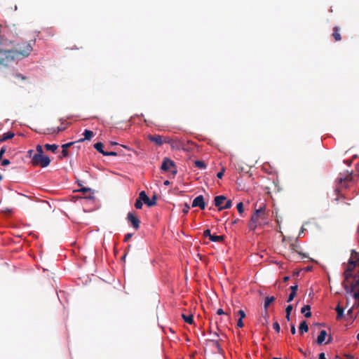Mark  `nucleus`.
<instances>
[{
    "instance_id": "obj_1",
    "label": "nucleus",
    "mask_w": 359,
    "mask_h": 359,
    "mask_svg": "<svg viewBox=\"0 0 359 359\" xmlns=\"http://www.w3.org/2000/svg\"><path fill=\"white\" fill-rule=\"evenodd\" d=\"M266 219L265 206L264 205L259 206L256 209L254 214L251 216L250 220L248 224V227L250 230L255 231L259 226H262L259 219Z\"/></svg>"
},
{
    "instance_id": "obj_2",
    "label": "nucleus",
    "mask_w": 359,
    "mask_h": 359,
    "mask_svg": "<svg viewBox=\"0 0 359 359\" xmlns=\"http://www.w3.org/2000/svg\"><path fill=\"white\" fill-rule=\"evenodd\" d=\"M35 43V41H24L22 43H17L13 50H12V53H15L18 55H21L22 57H27L33 50V46Z\"/></svg>"
},
{
    "instance_id": "obj_3",
    "label": "nucleus",
    "mask_w": 359,
    "mask_h": 359,
    "mask_svg": "<svg viewBox=\"0 0 359 359\" xmlns=\"http://www.w3.org/2000/svg\"><path fill=\"white\" fill-rule=\"evenodd\" d=\"M50 163V160L47 156L34 154L32 156V163L33 165H40L41 168H46Z\"/></svg>"
},
{
    "instance_id": "obj_4",
    "label": "nucleus",
    "mask_w": 359,
    "mask_h": 359,
    "mask_svg": "<svg viewBox=\"0 0 359 359\" xmlns=\"http://www.w3.org/2000/svg\"><path fill=\"white\" fill-rule=\"evenodd\" d=\"M161 168L164 172L170 170L172 174L177 173L174 161L168 158H165L163 159Z\"/></svg>"
},
{
    "instance_id": "obj_5",
    "label": "nucleus",
    "mask_w": 359,
    "mask_h": 359,
    "mask_svg": "<svg viewBox=\"0 0 359 359\" xmlns=\"http://www.w3.org/2000/svg\"><path fill=\"white\" fill-rule=\"evenodd\" d=\"M337 180L339 185L337 187L335 191L339 195V193L341 191V189H346L348 187L347 183L352 180V176L351 175H346L344 177H339Z\"/></svg>"
},
{
    "instance_id": "obj_6",
    "label": "nucleus",
    "mask_w": 359,
    "mask_h": 359,
    "mask_svg": "<svg viewBox=\"0 0 359 359\" xmlns=\"http://www.w3.org/2000/svg\"><path fill=\"white\" fill-rule=\"evenodd\" d=\"M11 50H3L0 49V65H7L13 60Z\"/></svg>"
},
{
    "instance_id": "obj_7",
    "label": "nucleus",
    "mask_w": 359,
    "mask_h": 359,
    "mask_svg": "<svg viewBox=\"0 0 359 359\" xmlns=\"http://www.w3.org/2000/svg\"><path fill=\"white\" fill-rule=\"evenodd\" d=\"M140 199L142 200L144 203L148 207H152L156 205V195H154L151 198H149L144 191L140 192Z\"/></svg>"
},
{
    "instance_id": "obj_8",
    "label": "nucleus",
    "mask_w": 359,
    "mask_h": 359,
    "mask_svg": "<svg viewBox=\"0 0 359 359\" xmlns=\"http://www.w3.org/2000/svg\"><path fill=\"white\" fill-rule=\"evenodd\" d=\"M342 285L347 294H352L355 290H359V278L350 283H342Z\"/></svg>"
},
{
    "instance_id": "obj_9",
    "label": "nucleus",
    "mask_w": 359,
    "mask_h": 359,
    "mask_svg": "<svg viewBox=\"0 0 359 359\" xmlns=\"http://www.w3.org/2000/svg\"><path fill=\"white\" fill-rule=\"evenodd\" d=\"M127 220L130 222L132 226L135 229L138 230L140 228V220L139 218L134 215V213L130 212L127 215Z\"/></svg>"
},
{
    "instance_id": "obj_10",
    "label": "nucleus",
    "mask_w": 359,
    "mask_h": 359,
    "mask_svg": "<svg viewBox=\"0 0 359 359\" xmlns=\"http://www.w3.org/2000/svg\"><path fill=\"white\" fill-rule=\"evenodd\" d=\"M192 207H198L201 210H204L205 208V203L202 195L198 196L194 199Z\"/></svg>"
},
{
    "instance_id": "obj_11",
    "label": "nucleus",
    "mask_w": 359,
    "mask_h": 359,
    "mask_svg": "<svg viewBox=\"0 0 359 359\" xmlns=\"http://www.w3.org/2000/svg\"><path fill=\"white\" fill-rule=\"evenodd\" d=\"M13 41L8 39L5 36V29L0 25V44L3 46H8L13 44Z\"/></svg>"
},
{
    "instance_id": "obj_12",
    "label": "nucleus",
    "mask_w": 359,
    "mask_h": 359,
    "mask_svg": "<svg viewBox=\"0 0 359 359\" xmlns=\"http://www.w3.org/2000/svg\"><path fill=\"white\" fill-rule=\"evenodd\" d=\"M148 139L153 142H155L157 145L161 146L164 143L163 137L161 135H148Z\"/></svg>"
},
{
    "instance_id": "obj_13",
    "label": "nucleus",
    "mask_w": 359,
    "mask_h": 359,
    "mask_svg": "<svg viewBox=\"0 0 359 359\" xmlns=\"http://www.w3.org/2000/svg\"><path fill=\"white\" fill-rule=\"evenodd\" d=\"M164 143L169 144L172 148H179V142L177 139H172L168 137L163 138Z\"/></svg>"
},
{
    "instance_id": "obj_14",
    "label": "nucleus",
    "mask_w": 359,
    "mask_h": 359,
    "mask_svg": "<svg viewBox=\"0 0 359 359\" xmlns=\"http://www.w3.org/2000/svg\"><path fill=\"white\" fill-rule=\"evenodd\" d=\"M226 200V198L223 196H217L215 197L214 199V203L216 207L218 208V210H219V207H222V205L224 203V202Z\"/></svg>"
},
{
    "instance_id": "obj_15",
    "label": "nucleus",
    "mask_w": 359,
    "mask_h": 359,
    "mask_svg": "<svg viewBox=\"0 0 359 359\" xmlns=\"http://www.w3.org/2000/svg\"><path fill=\"white\" fill-rule=\"evenodd\" d=\"M327 335V332L325 330H322L317 337L316 343L318 345L323 344L325 341Z\"/></svg>"
},
{
    "instance_id": "obj_16",
    "label": "nucleus",
    "mask_w": 359,
    "mask_h": 359,
    "mask_svg": "<svg viewBox=\"0 0 359 359\" xmlns=\"http://www.w3.org/2000/svg\"><path fill=\"white\" fill-rule=\"evenodd\" d=\"M358 262H359V259H358L355 261L353 260L352 259H350L348 262L346 269L353 272L355 270Z\"/></svg>"
},
{
    "instance_id": "obj_17",
    "label": "nucleus",
    "mask_w": 359,
    "mask_h": 359,
    "mask_svg": "<svg viewBox=\"0 0 359 359\" xmlns=\"http://www.w3.org/2000/svg\"><path fill=\"white\" fill-rule=\"evenodd\" d=\"M343 276L344 278V280L342 283H348L350 278H355V276L353 274L352 271H349L346 269H345Z\"/></svg>"
},
{
    "instance_id": "obj_18",
    "label": "nucleus",
    "mask_w": 359,
    "mask_h": 359,
    "mask_svg": "<svg viewBox=\"0 0 359 359\" xmlns=\"http://www.w3.org/2000/svg\"><path fill=\"white\" fill-rule=\"evenodd\" d=\"M275 297H266L264 299V310H265V315L266 316L268 314L267 309L269 306V305L275 301Z\"/></svg>"
},
{
    "instance_id": "obj_19",
    "label": "nucleus",
    "mask_w": 359,
    "mask_h": 359,
    "mask_svg": "<svg viewBox=\"0 0 359 359\" xmlns=\"http://www.w3.org/2000/svg\"><path fill=\"white\" fill-rule=\"evenodd\" d=\"M83 135L84 138L80 139L78 142H83L86 140H90L94 136L93 132L89 130H85Z\"/></svg>"
},
{
    "instance_id": "obj_20",
    "label": "nucleus",
    "mask_w": 359,
    "mask_h": 359,
    "mask_svg": "<svg viewBox=\"0 0 359 359\" xmlns=\"http://www.w3.org/2000/svg\"><path fill=\"white\" fill-rule=\"evenodd\" d=\"M75 142H71L62 145V156L66 157L68 156V148L73 145Z\"/></svg>"
},
{
    "instance_id": "obj_21",
    "label": "nucleus",
    "mask_w": 359,
    "mask_h": 359,
    "mask_svg": "<svg viewBox=\"0 0 359 359\" xmlns=\"http://www.w3.org/2000/svg\"><path fill=\"white\" fill-rule=\"evenodd\" d=\"M301 313L304 314L306 318H310L311 316V306L309 305H305L302 308Z\"/></svg>"
},
{
    "instance_id": "obj_22",
    "label": "nucleus",
    "mask_w": 359,
    "mask_h": 359,
    "mask_svg": "<svg viewBox=\"0 0 359 359\" xmlns=\"http://www.w3.org/2000/svg\"><path fill=\"white\" fill-rule=\"evenodd\" d=\"M309 330V327L306 320H302L299 327V331L301 334H303L304 332H307Z\"/></svg>"
},
{
    "instance_id": "obj_23",
    "label": "nucleus",
    "mask_w": 359,
    "mask_h": 359,
    "mask_svg": "<svg viewBox=\"0 0 359 359\" xmlns=\"http://www.w3.org/2000/svg\"><path fill=\"white\" fill-rule=\"evenodd\" d=\"M339 27H334L332 36L334 37L336 41H339L341 39V34H339Z\"/></svg>"
},
{
    "instance_id": "obj_24",
    "label": "nucleus",
    "mask_w": 359,
    "mask_h": 359,
    "mask_svg": "<svg viewBox=\"0 0 359 359\" xmlns=\"http://www.w3.org/2000/svg\"><path fill=\"white\" fill-rule=\"evenodd\" d=\"M335 310L337 313V319L339 320L344 316V308L341 307L339 304L337 305V306L335 308Z\"/></svg>"
},
{
    "instance_id": "obj_25",
    "label": "nucleus",
    "mask_w": 359,
    "mask_h": 359,
    "mask_svg": "<svg viewBox=\"0 0 359 359\" xmlns=\"http://www.w3.org/2000/svg\"><path fill=\"white\" fill-rule=\"evenodd\" d=\"M104 144L102 142H97L94 144V148L100 153L104 155L105 151L103 150Z\"/></svg>"
},
{
    "instance_id": "obj_26",
    "label": "nucleus",
    "mask_w": 359,
    "mask_h": 359,
    "mask_svg": "<svg viewBox=\"0 0 359 359\" xmlns=\"http://www.w3.org/2000/svg\"><path fill=\"white\" fill-rule=\"evenodd\" d=\"M182 317L187 323L189 325L194 323V318L192 315L186 316L184 314H182Z\"/></svg>"
},
{
    "instance_id": "obj_27",
    "label": "nucleus",
    "mask_w": 359,
    "mask_h": 359,
    "mask_svg": "<svg viewBox=\"0 0 359 359\" xmlns=\"http://www.w3.org/2000/svg\"><path fill=\"white\" fill-rule=\"evenodd\" d=\"M194 165L196 168L199 169H205L206 168V164L205 163V162L200 160L195 161Z\"/></svg>"
},
{
    "instance_id": "obj_28",
    "label": "nucleus",
    "mask_w": 359,
    "mask_h": 359,
    "mask_svg": "<svg viewBox=\"0 0 359 359\" xmlns=\"http://www.w3.org/2000/svg\"><path fill=\"white\" fill-rule=\"evenodd\" d=\"M45 148L47 149V150H50L53 152H55V151L58 148V146L57 144H45Z\"/></svg>"
},
{
    "instance_id": "obj_29",
    "label": "nucleus",
    "mask_w": 359,
    "mask_h": 359,
    "mask_svg": "<svg viewBox=\"0 0 359 359\" xmlns=\"http://www.w3.org/2000/svg\"><path fill=\"white\" fill-rule=\"evenodd\" d=\"M210 241L212 242H222L224 241V236L212 235Z\"/></svg>"
},
{
    "instance_id": "obj_30",
    "label": "nucleus",
    "mask_w": 359,
    "mask_h": 359,
    "mask_svg": "<svg viewBox=\"0 0 359 359\" xmlns=\"http://www.w3.org/2000/svg\"><path fill=\"white\" fill-rule=\"evenodd\" d=\"M143 201L140 199V194H139L138 198L136 200L135 207L137 209H142L143 205Z\"/></svg>"
},
{
    "instance_id": "obj_31",
    "label": "nucleus",
    "mask_w": 359,
    "mask_h": 359,
    "mask_svg": "<svg viewBox=\"0 0 359 359\" xmlns=\"http://www.w3.org/2000/svg\"><path fill=\"white\" fill-rule=\"evenodd\" d=\"M232 206V201L231 200H226L225 204L222 207H219V210H222L224 209H229Z\"/></svg>"
},
{
    "instance_id": "obj_32",
    "label": "nucleus",
    "mask_w": 359,
    "mask_h": 359,
    "mask_svg": "<svg viewBox=\"0 0 359 359\" xmlns=\"http://www.w3.org/2000/svg\"><path fill=\"white\" fill-rule=\"evenodd\" d=\"M208 341H210L212 343V344L215 346V348L217 349L218 352H221L222 348L220 347L219 343L217 340L215 339H209Z\"/></svg>"
},
{
    "instance_id": "obj_33",
    "label": "nucleus",
    "mask_w": 359,
    "mask_h": 359,
    "mask_svg": "<svg viewBox=\"0 0 359 359\" xmlns=\"http://www.w3.org/2000/svg\"><path fill=\"white\" fill-rule=\"evenodd\" d=\"M65 129V127H64V128L57 127L56 129H54V128H53V129H49V128H48V134L54 133H60V132H61V131H63Z\"/></svg>"
},
{
    "instance_id": "obj_34",
    "label": "nucleus",
    "mask_w": 359,
    "mask_h": 359,
    "mask_svg": "<svg viewBox=\"0 0 359 359\" xmlns=\"http://www.w3.org/2000/svg\"><path fill=\"white\" fill-rule=\"evenodd\" d=\"M14 136V133L11 132L6 133L4 134L2 140H7L8 139L13 138Z\"/></svg>"
},
{
    "instance_id": "obj_35",
    "label": "nucleus",
    "mask_w": 359,
    "mask_h": 359,
    "mask_svg": "<svg viewBox=\"0 0 359 359\" xmlns=\"http://www.w3.org/2000/svg\"><path fill=\"white\" fill-rule=\"evenodd\" d=\"M236 208L238 213L241 215L244 211L243 203L242 202L238 203L236 205Z\"/></svg>"
},
{
    "instance_id": "obj_36",
    "label": "nucleus",
    "mask_w": 359,
    "mask_h": 359,
    "mask_svg": "<svg viewBox=\"0 0 359 359\" xmlns=\"http://www.w3.org/2000/svg\"><path fill=\"white\" fill-rule=\"evenodd\" d=\"M273 328L276 330V332L279 333L280 330V325L278 321H276L273 324Z\"/></svg>"
},
{
    "instance_id": "obj_37",
    "label": "nucleus",
    "mask_w": 359,
    "mask_h": 359,
    "mask_svg": "<svg viewBox=\"0 0 359 359\" xmlns=\"http://www.w3.org/2000/svg\"><path fill=\"white\" fill-rule=\"evenodd\" d=\"M36 153L35 154H41V155H43V148L41 145L38 144L36 147Z\"/></svg>"
},
{
    "instance_id": "obj_38",
    "label": "nucleus",
    "mask_w": 359,
    "mask_h": 359,
    "mask_svg": "<svg viewBox=\"0 0 359 359\" xmlns=\"http://www.w3.org/2000/svg\"><path fill=\"white\" fill-rule=\"evenodd\" d=\"M203 236L204 237H209V238L210 239L211 237H212V235L210 233V229H206L203 231Z\"/></svg>"
},
{
    "instance_id": "obj_39",
    "label": "nucleus",
    "mask_w": 359,
    "mask_h": 359,
    "mask_svg": "<svg viewBox=\"0 0 359 359\" xmlns=\"http://www.w3.org/2000/svg\"><path fill=\"white\" fill-rule=\"evenodd\" d=\"M353 297L358 302L359 304V289L356 292H353Z\"/></svg>"
},
{
    "instance_id": "obj_40",
    "label": "nucleus",
    "mask_w": 359,
    "mask_h": 359,
    "mask_svg": "<svg viewBox=\"0 0 359 359\" xmlns=\"http://www.w3.org/2000/svg\"><path fill=\"white\" fill-rule=\"evenodd\" d=\"M295 295H296V294H294L293 292H290L289 296H288V297H287V302H292L294 299Z\"/></svg>"
},
{
    "instance_id": "obj_41",
    "label": "nucleus",
    "mask_w": 359,
    "mask_h": 359,
    "mask_svg": "<svg viewBox=\"0 0 359 359\" xmlns=\"http://www.w3.org/2000/svg\"><path fill=\"white\" fill-rule=\"evenodd\" d=\"M238 315L240 316L239 318L243 319L245 318V313L243 310H239L238 311Z\"/></svg>"
},
{
    "instance_id": "obj_42",
    "label": "nucleus",
    "mask_w": 359,
    "mask_h": 359,
    "mask_svg": "<svg viewBox=\"0 0 359 359\" xmlns=\"http://www.w3.org/2000/svg\"><path fill=\"white\" fill-rule=\"evenodd\" d=\"M190 210V206L187 204V203H185L184 204V208L182 209V212L184 213V214H187L188 213L189 210Z\"/></svg>"
},
{
    "instance_id": "obj_43",
    "label": "nucleus",
    "mask_w": 359,
    "mask_h": 359,
    "mask_svg": "<svg viewBox=\"0 0 359 359\" xmlns=\"http://www.w3.org/2000/svg\"><path fill=\"white\" fill-rule=\"evenodd\" d=\"M133 234L130 233L126 234L124 238V242H128L133 237Z\"/></svg>"
},
{
    "instance_id": "obj_44",
    "label": "nucleus",
    "mask_w": 359,
    "mask_h": 359,
    "mask_svg": "<svg viewBox=\"0 0 359 359\" xmlns=\"http://www.w3.org/2000/svg\"><path fill=\"white\" fill-rule=\"evenodd\" d=\"M290 290H291L290 292H293L294 294H297V291L298 290V285H292L290 287Z\"/></svg>"
},
{
    "instance_id": "obj_45",
    "label": "nucleus",
    "mask_w": 359,
    "mask_h": 359,
    "mask_svg": "<svg viewBox=\"0 0 359 359\" xmlns=\"http://www.w3.org/2000/svg\"><path fill=\"white\" fill-rule=\"evenodd\" d=\"M224 171H225L224 168H222V170L217 174V177L219 179H222L224 175Z\"/></svg>"
},
{
    "instance_id": "obj_46",
    "label": "nucleus",
    "mask_w": 359,
    "mask_h": 359,
    "mask_svg": "<svg viewBox=\"0 0 359 359\" xmlns=\"http://www.w3.org/2000/svg\"><path fill=\"white\" fill-rule=\"evenodd\" d=\"M104 156H117V153L115 151H106Z\"/></svg>"
},
{
    "instance_id": "obj_47",
    "label": "nucleus",
    "mask_w": 359,
    "mask_h": 359,
    "mask_svg": "<svg viewBox=\"0 0 359 359\" xmlns=\"http://www.w3.org/2000/svg\"><path fill=\"white\" fill-rule=\"evenodd\" d=\"M292 310V306L290 304V305H288L286 309H285V313L286 314H290L291 311Z\"/></svg>"
},
{
    "instance_id": "obj_48",
    "label": "nucleus",
    "mask_w": 359,
    "mask_h": 359,
    "mask_svg": "<svg viewBox=\"0 0 359 359\" xmlns=\"http://www.w3.org/2000/svg\"><path fill=\"white\" fill-rule=\"evenodd\" d=\"M6 151V149L5 147H1V149L0 150V161L2 159L3 155L4 154Z\"/></svg>"
},
{
    "instance_id": "obj_49",
    "label": "nucleus",
    "mask_w": 359,
    "mask_h": 359,
    "mask_svg": "<svg viewBox=\"0 0 359 359\" xmlns=\"http://www.w3.org/2000/svg\"><path fill=\"white\" fill-rule=\"evenodd\" d=\"M11 163L10 161L8 159H4L1 161V165L3 166L8 165Z\"/></svg>"
},
{
    "instance_id": "obj_50",
    "label": "nucleus",
    "mask_w": 359,
    "mask_h": 359,
    "mask_svg": "<svg viewBox=\"0 0 359 359\" xmlns=\"http://www.w3.org/2000/svg\"><path fill=\"white\" fill-rule=\"evenodd\" d=\"M237 326L238 327H243L244 326V324H243V319L241 318H239L238 320V322H237Z\"/></svg>"
},
{
    "instance_id": "obj_51",
    "label": "nucleus",
    "mask_w": 359,
    "mask_h": 359,
    "mask_svg": "<svg viewBox=\"0 0 359 359\" xmlns=\"http://www.w3.org/2000/svg\"><path fill=\"white\" fill-rule=\"evenodd\" d=\"M90 191V188H86V187H81L80 189H79V191L81 192H83V193H87L88 191Z\"/></svg>"
},
{
    "instance_id": "obj_52",
    "label": "nucleus",
    "mask_w": 359,
    "mask_h": 359,
    "mask_svg": "<svg viewBox=\"0 0 359 359\" xmlns=\"http://www.w3.org/2000/svg\"><path fill=\"white\" fill-rule=\"evenodd\" d=\"M290 332L292 334H296V328H295V325L294 324L291 325Z\"/></svg>"
},
{
    "instance_id": "obj_53",
    "label": "nucleus",
    "mask_w": 359,
    "mask_h": 359,
    "mask_svg": "<svg viewBox=\"0 0 359 359\" xmlns=\"http://www.w3.org/2000/svg\"><path fill=\"white\" fill-rule=\"evenodd\" d=\"M217 315H224V314H226L225 312L224 311V310L222 309H219L217 311Z\"/></svg>"
},
{
    "instance_id": "obj_54",
    "label": "nucleus",
    "mask_w": 359,
    "mask_h": 359,
    "mask_svg": "<svg viewBox=\"0 0 359 359\" xmlns=\"http://www.w3.org/2000/svg\"><path fill=\"white\" fill-rule=\"evenodd\" d=\"M318 359H326L325 353H320L318 355Z\"/></svg>"
},
{
    "instance_id": "obj_55",
    "label": "nucleus",
    "mask_w": 359,
    "mask_h": 359,
    "mask_svg": "<svg viewBox=\"0 0 359 359\" xmlns=\"http://www.w3.org/2000/svg\"><path fill=\"white\" fill-rule=\"evenodd\" d=\"M331 341H332V337H331V336H329V337H328V339H327V341H325V344H327L330 343V342H331Z\"/></svg>"
},
{
    "instance_id": "obj_56",
    "label": "nucleus",
    "mask_w": 359,
    "mask_h": 359,
    "mask_svg": "<svg viewBox=\"0 0 359 359\" xmlns=\"http://www.w3.org/2000/svg\"><path fill=\"white\" fill-rule=\"evenodd\" d=\"M290 314H286L285 315V318L287 321H290Z\"/></svg>"
},
{
    "instance_id": "obj_57",
    "label": "nucleus",
    "mask_w": 359,
    "mask_h": 359,
    "mask_svg": "<svg viewBox=\"0 0 359 359\" xmlns=\"http://www.w3.org/2000/svg\"><path fill=\"white\" fill-rule=\"evenodd\" d=\"M289 278H290V277H289V276H285V277L283 278V281H284V282H287V281L289 280Z\"/></svg>"
},
{
    "instance_id": "obj_58",
    "label": "nucleus",
    "mask_w": 359,
    "mask_h": 359,
    "mask_svg": "<svg viewBox=\"0 0 359 359\" xmlns=\"http://www.w3.org/2000/svg\"><path fill=\"white\" fill-rule=\"evenodd\" d=\"M352 312H353V309L351 308V309H350L348 311V312H347V315H351V314L352 313Z\"/></svg>"
},
{
    "instance_id": "obj_59",
    "label": "nucleus",
    "mask_w": 359,
    "mask_h": 359,
    "mask_svg": "<svg viewBox=\"0 0 359 359\" xmlns=\"http://www.w3.org/2000/svg\"><path fill=\"white\" fill-rule=\"evenodd\" d=\"M346 359H353V357L352 355H346Z\"/></svg>"
},
{
    "instance_id": "obj_60",
    "label": "nucleus",
    "mask_w": 359,
    "mask_h": 359,
    "mask_svg": "<svg viewBox=\"0 0 359 359\" xmlns=\"http://www.w3.org/2000/svg\"><path fill=\"white\" fill-rule=\"evenodd\" d=\"M163 184L167 186L170 184V182L168 180H165Z\"/></svg>"
},
{
    "instance_id": "obj_61",
    "label": "nucleus",
    "mask_w": 359,
    "mask_h": 359,
    "mask_svg": "<svg viewBox=\"0 0 359 359\" xmlns=\"http://www.w3.org/2000/svg\"><path fill=\"white\" fill-rule=\"evenodd\" d=\"M213 335H214V336H215V337H219V334H218L217 332H215L213 333Z\"/></svg>"
},
{
    "instance_id": "obj_62",
    "label": "nucleus",
    "mask_w": 359,
    "mask_h": 359,
    "mask_svg": "<svg viewBox=\"0 0 359 359\" xmlns=\"http://www.w3.org/2000/svg\"><path fill=\"white\" fill-rule=\"evenodd\" d=\"M32 153H33V150L28 151V154H29L30 156H32Z\"/></svg>"
},
{
    "instance_id": "obj_63",
    "label": "nucleus",
    "mask_w": 359,
    "mask_h": 359,
    "mask_svg": "<svg viewBox=\"0 0 359 359\" xmlns=\"http://www.w3.org/2000/svg\"><path fill=\"white\" fill-rule=\"evenodd\" d=\"M16 76H17V77H20L22 79H25L24 76H21L20 74H17Z\"/></svg>"
},
{
    "instance_id": "obj_64",
    "label": "nucleus",
    "mask_w": 359,
    "mask_h": 359,
    "mask_svg": "<svg viewBox=\"0 0 359 359\" xmlns=\"http://www.w3.org/2000/svg\"><path fill=\"white\" fill-rule=\"evenodd\" d=\"M353 254H355V255H356V254H357V253H356V252H355L354 250H353L351 251V255H352V256L353 255Z\"/></svg>"
}]
</instances>
